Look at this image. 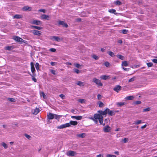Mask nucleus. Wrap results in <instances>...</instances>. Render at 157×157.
Returning a JSON list of instances; mask_svg holds the SVG:
<instances>
[{"mask_svg": "<svg viewBox=\"0 0 157 157\" xmlns=\"http://www.w3.org/2000/svg\"><path fill=\"white\" fill-rule=\"evenodd\" d=\"M47 117L50 120L53 119L54 118L56 119H59V118H60V117L59 115L51 113H49L48 114Z\"/></svg>", "mask_w": 157, "mask_h": 157, "instance_id": "nucleus-1", "label": "nucleus"}, {"mask_svg": "<svg viewBox=\"0 0 157 157\" xmlns=\"http://www.w3.org/2000/svg\"><path fill=\"white\" fill-rule=\"evenodd\" d=\"M92 81L98 85V86H103V84L101 82V81L97 78H93Z\"/></svg>", "mask_w": 157, "mask_h": 157, "instance_id": "nucleus-2", "label": "nucleus"}, {"mask_svg": "<svg viewBox=\"0 0 157 157\" xmlns=\"http://www.w3.org/2000/svg\"><path fill=\"white\" fill-rule=\"evenodd\" d=\"M50 39L52 40H55L57 42L61 41L62 40V39L60 38L58 36H51Z\"/></svg>", "mask_w": 157, "mask_h": 157, "instance_id": "nucleus-3", "label": "nucleus"}, {"mask_svg": "<svg viewBox=\"0 0 157 157\" xmlns=\"http://www.w3.org/2000/svg\"><path fill=\"white\" fill-rule=\"evenodd\" d=\"M70 126V124L69 123H66L65 124L61 125L58 126V129H63Z\"/></svg>", "mask_w": 157, "mask_h": 157, "instance_id": "nucleus-4", "label": "nucleus"}, {"mask_svg": "<svg viewBox=\"0 0 157 157\" xmlns=\"http://www.w3.org/2000/svg\"><path fill=\"white\" fill-rule=\"evenodd\" d=\"M77 154L74 151H69L67 153V155L69 156H74L75 155Z\"/></svg>", "mask_w": 157, "mask_h": 157, "instance_id": "nucleus-5", "label": "nucleus"}, {"mask_svg": "<svg viewBox=\"0 0 157 157\" xmlns=\"http://www.w3.org/2000/svg\"><path fill=\"white\" fill-rule=\"evenodd\" d=\"M111 128L108 125H107L105 126L103 128V130L104 132H111Z\"/></svg>", "mask_w": 157, "mask_h": 157, "instance_id": "nucleus-6", "label": "nucleus"}, {"mask_svg": "<svg viewBox=\"0 0 157 157\" xmlns=\"http://www.w3.org/2000/svg\"><path fill=\"white\" fill-rule=\"evenodd\" d=\"M106 111H107V113H108V114L111 116L114 115L115 114V111L113 110H110L108 108L106 109Z\"/></svg>", "mask_w": 157, "mask_h": 157, "instance_id": "nucleus-7", "label": "nucleus"}, {"mask_svg": "<svg viewBox=\"0 0 157 157\" xmlns=\"http://www.w3.org/2000/svg\"><path fill=\"white\" fill-rule=\"evenodd\" d=\"M110 77L109 75H102L99 77L101 79L106 80L110 79Z\"/></svg>", "mask_w": 157, "mask_h": 157, "instance_id": "nucleus-8", "label": "nucleus"}, {"mask_svg": "<svg viewBox=\"0 0 157 157\" xmlns=\"http://www.w3.org/2000/svg\"><path fill=\"white\" fill-rule=\"evenodd\" d=\"M59 25H62L63 26L66 28H67L68 26V25L63 21H59Z\"/></svg>", "mask_w": 157, "mask_h": 157, "instance_id": "nucleus-9", "label": "nucleus"}, {"mask_svg": "<svg viewBox=\"0 0 157 157\" xmlns=\"http://www.w3.org/2000/svg\"><path fill=\"white\" fill-rule=\"evenodd\" d=\"M13 39L18 42H22L23 39L18 36H14L13 37Z\"/></svg>", "mask_w": 157, "mask_h": 157, "instance_id": "nucleus-10", "label": "nucleus"}, {"mask_svg": "<svg viewBox=\"0 0 157 157\" xmlns=\"http://www.w3.org/2000/svg\"><path fill=\"white\" fill-rule=\"evenodd\" d=\"M121 86L119 85H117L114 87L113 90L114 91L117 92H118L119 91L121 90Z\"/></svg>", "mask_w": 157, "mask_h": 157, "instance_id": "nucleus-11", "label": "nucleus"}, {"mask_svg": "<svg viewBox=\"0 0 157 157\" xmlns=\"http://www.w3.org/2000/svg\"><path fill=\"white\" fill-rule=\"evenodd\" d=\"M32 9V8L31 7H29L28 6H25L23 7L22 10L24 11H26L27 10L31 11Z\"/></svg>", "mask_w": 157, "mask_h": 157, "instance_id": "nucleus-12", "label": "nucleus"}, {"mask_svg": "<svg viewBox=\"0 0 157 157\" xmlns=\"http://www.w3.org/2000/svg\"><path fill=\"white\" fill-rule=\"evenodd\" d=\"M32 23L37 25H40L41 24V22L39 21L34 20L32 21Z\"/></svg>", "mask_w": 157, "mask_h": 157, "instance_id": "nucleus-13", "label": "nucleus"}, {"mask_svg": "<svg viewBox=\"0 0 157 157\" xmlns=\"http://www.w3.org/2000/svg\"><path fill=\"white\" fill-rule=\"evenodd\" d=\"M30 65L31 72L33 73H34L35 71V69L34 67L33 63L31 62L30 63Z\"/></svg>", "mask_w": 157, "mask_h": 157, "instance_id": "nucleus-14", "label": "nucleus"}, {"mask_svg": "<svg viewBox=\"0 0 157 157\" xmlns=\"http://www.w3.org/2000/svg\"><path fill=\"white\" fill-rule=\"evenodd\" d=\"M23 17V15L21 14H16L13 17V19H20L21 18Z\"/></svg>", "mask_w": 157, "mask_h": 157, "instance_id": "nucleus-15", "label": "nucleus"}, {"mask_svg": "<svg viewBox=\"0 0 157 157\" xmlns=\"http://www.w3.org/2000/svg\"><path fill=\"white\" fill-rule=\"evenodd\" d=\"M71 118H74L76 119L77 120H81L82 119V117L80 116H71Z\"/></svg>", "mask_w": 157, "mask_h": 157, "instance_id": "nucleus-16", "label": "nucleus"}, {"mask_svg": "<svg viewBox=\"0 0 157 157\" xmlns=\"http://www.w3.org/2000/svg\"><path fill=\"white\" fill-rule=\"evenodd\" d=\"M33 33L34 35L37 36L40 35L41 33L40 31L37 30H34Z\"/></svg>", "mask_w": 157, "mask_h": 157, "instance_id": "nucleus-17", "label": "nucleus"}, {"mask_svg": "<svg viewBox=\"0 0 157 157\" xmlns=\"http://www.w3.org/2000/svg\"><path fill=\"white\" fill-rule=\"evenodd\" d=\"M100 115H104L107 114V111H106V109L104 111H102L101 110H99L98 111Z\"/></svg>", "mask_w": 157, "mask_h": 157, "instance_id": "nucleus-18", "label": "nucleus"}, {"mask_svg": "<svg viewBox=\"0 0 157 157\" xmlns=\"http://www.w3.org/2000/svg\"><path fill=\"white\" fill-rule=\"evenodd\" d=\"M49 16L47 15L44 14L41 16V18L43 19L48 20L49 19Z\"/></svg>", "mask_w": 157, "mask_h": 157, "instance_id": "nucleus-19", "label": "nucleus"}, {"mask_svg": "<svg viewBox=\"0 0 157 157\" xmlns=\"http://www.w3.org/2000/svg\"><path fill=\"white\" fill-rule=\"evenodd\" d=\"M101 116L99 114L96 113L94 115V118L95 119L97 120V119H98Z\"/></svg>", "mask_w": 157, "mask_h": 157, "instance_id": "nucleus-20", "label": "nucleus"}, {"mask_svg": "<svg viewBox=\"0 0 157 157\" xmlns=\"http://www.w3.org/2000/svg\"><path fill=\"white\" fill-rule=\"evenodd\" d=\"M70 124V126L71 125H76L78 124V122L76 121H71L69 123Z\"/></svg>", "mask_w": 157, "mask_h": 157, "instance_id": "nucleus-21", "label": "nucleus"}, {"mask_svg": "<svg viewBox=\"0 0 157 157\" xmlns=\"http://www.w3.org/2000/svg\"><path fill=\"white\" fill-rule=\"evenodd\" d=\"M134 97L133 96H127L125 98V99L126 100H132L133 99Z\"/></svg>", "mask_w": 157, "mask_h": 157, "instance_id": "nucleus-22", "label": "nucleus"}, {"mask_svg": "<svg viewBox=\"0 0 157 157\" xmlns=\"http://www.w3.org/2000/svg\"><path fill=\"white\" fill-rule=\"evenodd\" d=\"M13 48L12 46H7L5 47V49L9 51L12 50Z\"/></svg>", "mask_w": 157, "mask_h": 157, "instance_id": "nucleus-23", "label": "nucleus"}, {"mask_svg": "<svg viewBox=\"0 0 157 157\" xmlns=\"http://www.w3.org/2000/svg\"><path fill=\"white\" fill-rule=\"evenodd\" d=\"M77 85L79 86H84V83L80 81H78L77 82Z\"/></svg>", "mask_w": 157, "mask_h": 157, "instance_id": "nucleus-24", "label": "nucleus"}, {"mask_svg": "<svg viewBox=\"0 0 157 157\" xmlns=\"http://www.w3.org/2000/svg\"><path fill=\"white\" fill-rule=\"evenodd\" d=\"M108 54L112 57H113L115 56V54L111 51H109L108 52Z\"/></svg>", "mask_w": 157, "mask_h": 157, "instance_id": "nucleus-25", "label": "nucleus"}, {"mask_svg": "<svg viewBox=\"0 0 157 157\" xmlns=\"http://www.w3.org/2000/svg\"><path fill=\"white\" fill-rule=\"evenodd\" d=\"M39 112V108H36L34 110L33 114L35 115L37 114Z\"/></svg>", "mask_w": 157, "mask_h": 157, "instance_id": "nucleus-26", "label": "nucleus"}, {"mask_svg": "<svg viewBox=\"0 0 157 157\" xmlns=\"http://www.w3.org/2000/svg\"><path fill=\"white\" fill-rule=\"evenodd\" d=\"M121 65L122 66V67L123 66L127 67L128 65V63L127 61H124L122 62Z\"/></svg>", "mask_w": 157, "mask_h": 157, "instance_id": "nucleus-27", "label": "nucleus"}, {"mask_svg": "<svg viewBox=\"0 0 157 157\" xmlns=\"http://www.w3.org/2000/svg\"><path fill=\"white\" fill-rule=\"evenodd\" d=\"M99 122L100 124H102L103 121V118L102 116L98 119Z\"/></svg>", "mask_w": 157, "mask_h": 157, "instance_id": "nucleus-28", "label": "nucleus"}, {"mask_svg": "<svg viewBox=\"0 0 157 157\" xmlns=\"http://www.w3.org/2000/svg\"><path fill=\"white\" fill-rule=\"evenodd\" d=\"M32 27L33 28H35L39 30H41L42 28V27H39L36 26H32Z\"/></svg>", "mask_w": 157, "mask_h": 157, "instance_id": "nucleus-29", "label": "nucleus"}, {"mask_svg": "<svg viewBox=\"0 0 157 157\" xmlns=\"http://www.w3.org/2000/svg\"><path fill=\"white\" fill-rule=\"evenodd\" d=\"M117 57L121 60H124V57L123 56L121 55H118L117 56Z\"/></svg>", "mask_w": 157, "mask_h": 157, "instance_id": "nucleus-30", "label": "nucleus"}, {"mask_svg": "<svg viewBox=\"0 0 157 157\" xmlns=\"http://www.w3.org/2000/svg\"><path fill=\"white\" fill-rule=\"evenodd\" d=\"M115 4L116 5H121L122 4V2L119 0H117L115 1Z\"/></svg>", "mask_w": 157, "mask_h": 157, "instance_id": "nucleus-31", "label": "nucleus"}, {"mask_svg": "<svg viewBox=\"0 0 157 157\" xmlns=\"http://www.w3.org/2000/svg\"><path fill=\"white\" fill-rule=\"evenodd\" d=\"M142 120H138V121H136L134 122V124H135L136 125H138L142 123Z\"/></svg>", "mask_w": 157, "mask_h": 157, "instance_id": "nucleus-32", "label": "nucleus"}, {"mask_svg": "<svg viewBox=\"0 0 157 157\" xmlns=\"http://www.w3.org/2000/svg\"><path fill=\"white\" fill-rule=\"evenodd\" d=\"M39 63H36L35 64V67L37 71H38L39 70Z\"/></svg>", "mask_w": 157, "mask_h": 157, "instance_id": "nucleus-33", "label": "nucleus"}, {"mask_svg": "<svg viewBox=\"0 0 157 157\" xmlns=\"http://www.w3.org/2000/svg\"><path fill=\"white\" fill-rule=\"evenodd\" d=\"M125 104L124 102H117V105H118L120 106H121L124 105Z\"/></svg>", "mask_w": 157, "mask_h": 157, "instance_id": "nucleus-34", "label": "nucleus"}, {"mask_svg": "<svg viewBox=\"0 0 157 157\" xmlns=\"http://www.w3.org/2000/svg\"><path fill=\"white\" fill-rule=\"evenodd\" d=\"M98 103L99 107H102L103 106L104 104L102 102L99 101Z\"/></svg>", "mask_w": 157, "mask_h": 157, "instance_id": "nucleus-35", "label": "nucleus"}, {"mask_svg": "<svg viewBox=\"0 0 157 157\" xmlns=\"http://www.w3.org/2000/svg\"><path fill=\"white\" fill-rule=\"evenodd\" d=\"M116 10L115 9H110L109 10V11L111 13H114L116 12Z\"/></svg>", "mask_w": 157, "mask_h": 157, "instance_id": "nucleus-36", "label": "nucleus"}, {"mask_svg": "<svg viewBox=\"0 0 157 157\" xmlns=\"http://www.w3.org/2000/svg\"><path fill=\"white\" fill-rule=\"evenodd\" d=\"M2 145L5 149H6L8 147L7 144L4 142L2 143Z\"/></svg>", "mask_w": 157, "mask_h": 157, "instance_id": "nucleus-37", "label": "nucleus"}, {"mask_svg": "<svg viewBox=\"0 0 157 157\" xmlns=\"http://www.w3.org/2000/svg\"><path fill=\"white\" fill-rule=\"evenodd\" d=\"M78 101L81 103H83L85 102V100L83 99H80L78 100Z\"/></svg>", "mask_w": 157, "mask_h": 157, "instance_id": "nucleus-38", "label": "nucleus"}, {"mask_svg": "<svg viewBox=\"0 0 157 157\" xmlns=\"http://www.w3.org/2000/svg\"><path fill=\"white\" fill-rule=\"evenodd\" d=\"M106 156V157H117L115 155L111 154H107Z\"/></svg>", "mask_w": 157, "mask_h": 157, "instance_id": "nucleus-39", "label": "nucleus"}, {"mask_svg": "<svg viewBox=\"0 0 157 157\" xmlns=\"http://www.w3.org/2000/svg\"><path fill=\"white\" fill-rule=\"evenodd\" d=\"M92 57L95 60H98L99 59V57L95 55H93L92 56Z\"/></svg>", "mask_w": 157, "mask_h": 157, "instance_id": "nucleus-40", "label": "nucleus"}, {"mask_svg": "<svg viewBox=\"0 0 157 157\" xmlns=\"http://www.w3.org/2000/svg\"><path fill=\"white\" fill-rule=\"evenodd\" d=\"M150 108L149 107H148V108H146L143 109V112H146L147 111H150Z\"/></svg>", "mask_w": 157, "mask_h": 157, "instance_id": "nucleus-41", "label": "nucleus"}, {"mask_svg": "<svg viewBox=\"0 0 157 157\" xmlns=\"http://www.w3.org/2000/svg\"><path fill=\"white\" fill-rule=\"evenodd\" d=\"M147 64L148 67H151L153 66V63H147Z\"/></svg>", "mask_w": 157, "mask_h": 157, "instance_id": "nucleus-42", "label": "nucleus"}, {"mask_svg": "<svg viewBox=\"0 0 157 157\" xmlns=\"http://www.w3.org/2000/svg\"><path fill=\"white\" fill-rule=\"evenodd\" d=\"M135 80V78L134 77H133L130 79L128 80L129 82H133Z\"/></svg>", "mask_w": 157, "mask_h": 157, "instance_id": "nucleus-43", "label": "nucleus"}, {"mask_svg": "<svg viewBox=\"0 0 157 157\" xmlns=\"http://www.w3.org/2000/svg\"><path fill=\"white\" fill-rule=\"evenodd\" d=\"M128 30L126 29H123L122 30V33L124 34H126L128 33Z\"/></svg>", "mask_w": 157, "mask_h": 157, "instance_id": "nucleus-44", "label": "nucleus"}, {"mask_svg": "<svg viewBox=\"0 0 157 157\" xmlns=\"http://www.w3.org/2000/svg\"><path fill=\"white\" fill-rule=\"evenodd\" d=\"M8 99L9 101L11 102H14L15 101V99L14 98H9Z\"/></svg>", "mask_w": 157, "mask_h": 157, "instance_id": "nucleus-45", "label": "nucleus"}, {"mask_svg": "<svg viewBox=\"0 0 157 157\" xmlns=\"http://www.w3.org/2000/svg\"><path fill=\"white\" fill-rule=\"evenodd\" d=\"M49 51L52 52H55L56 51V49L54 48H51L49 49Z\"/></svg>", "mask_w": 157, "mask_h": 157, "instance_id": "nucleus-46", "label": "nucleus"}, {"mask_svg": "<svg viewBox=\"0 0 157 157\" xmlns=\"http://www.w3.org/2000/svg\"><path fill=\"white\" fill-rule=\"evenodd\" d=\"M78 136L79 137H82V138H83L85 137V134L84 133H82V134H79Z\"/></svg>", "mask_w": 157, "mask_h": 157, "instance_id": "nucleus-47", "label": "nucleus"}, {"mask_svg": "<svg viewBox=\"0 0 157 157\" xmlns=\"http://www.w3.org/2000/svg\"><path fill=\"white\" fill-rule=\"evenodd\" d=\"M51 72L54 75H56V71L53 70H50Z\"/></svg>", "mask_w": 157, "mask_h": 157, "instance_id": "nucleus-48", "label": "nucleus"}, {"mask_svg": "<svg viewBox=\"0 0 157 157\" xmlns=\"http://www.w3.org/2000/svg\"><path fill=\"white\" fill-rule=\"evenodd\" d=\"M128 138H124V139H123V142H124V143H127V141H128Z\"/></svg>", "mask_w": 157, "mask_h": 157, "instance_id": "nucleus-49", "label": "nucleus"}, {"mask_svg": "<svg viewBox=\"0 0 157 157\" xmlns=\"http://www.w3.org/2000/svg\"><path fill=\"white\" fill-rule=\"evenodd\" d=\"M74 71L77 74H78L79 73V71L77 69H75L74 70Z\"/></svg>", "mask_w": 157, "mask_h": 157, "instance_id": "nucleus-50", "label": "nucleus"}, {"mask_svg": "<svg viewBox=\"0 0 157 157\" xmlns=\"http://www.w3.org/2000/svg\"><path fill=\"white\" fill-rule=\"evenodd\" d=\"M141 101H136L135 102V104H139L141 103Z\"/></svg>", "mask_w": 157, "mask_h": 157, "instance_id": "nucleus-51", "label": "nucleus"}, {"mask_svg": "<svg viewBox=\"0 0 157 157\" xmlns=\"http://www.w3.org/2000/svg\"><path fill=\"white\" fill-rule=\"evenodd\" d=\"M39 12H43L44 13H45V10L44 9H40L39 10Z\"/></svg>", "mask_w": 157, "mask_h": 157, "instance_id": "nucleus-52", "label": "nucleus"}, {"mask_svg": "<svg viewBox=\"0 0 157 157\" xmlns=\"http://www.w3.org/2000/svg\"><path fill=\"white\" fill-rule=\"evenodd\" d=\"M101 97H102L101 96L100 94H98V95L97 97H98V100L101 99Z\"/></svg>", "mask_w": 157, "mask_h": 157, "instance_id": "nucleus-53", "label": "nucleus"}, {"mask_svg": "<svg viewBox=\"0 0 157 157\" xmlns=\"http://www.w3.org/2000/svg\"><path fill=\"white\" fill-rule=\"evenodd\" d=\"M25 136L27 138H28V139H30V138H31V136L29 135H28L27 134H25Z\"/></svg>", "mask_w": 157, "mask_h": 157, "instance_id": "nucleus-54", "label": "nucleus"}, {"mask_svg": "<svg viewBox=\"0 0 157 157\" xmlns=\"http://www.w3.org/2000/svg\"><path fill=\"white\" fill-rule=\"evenodd\" d=\"M152 61L154 63H157V59H153L152 60Z\"/></svg>", "mask_w": 157, "mask_h": 157, "instance_id": "nucleus-55", "label": "nucleus"}, {"mask_svg": "<svg viewBox=\"0 0 157 157\" xmlns=\"http://www.w3.org/2000/svg\"><path fill=\"white\" fill-rule=\"evenodd\" d=\"M32 79L35 82H36V79L34 77V76H32Z\"/></svg>", "mask_w": 157, "mask_h": 157, "instance_id": "nucleus-56", "label": "nucleus"}, {"mask_svg": "<svg viewBox=\"0 0 157 157\" xmlns=\"http://www.w3.org/2000/svg\"><path fill=\"white\" fill-rule=\"evenodd\" d=\"M56 63L52 62L51 63V65L52 66H54L55 65Z\"/></svg>", "mask_w": 157, "mask_h": 157, "instance_id": "nucleus-57", "label": "nucleus"}, {"mask_svg": "<svg viewBox=\"0 0 157 157\" xmlns=\"http://www.w3.org/2000/svg\"><path fill=\"white\" fill-rule=\"evenodd\" d=\"M105 65L107 67H108L109 65V63L108 62H106L105 63Z\"/></svg>", "mask_w": 157, "mask_h": 157, "instance_id": "nucleus-58", "label": "nucleus"}, {"mask_svg": "<svg viewBox=\"0 0 157 157\" xmlns=\"http://www.w3.org/2000/svg\"><path fill=\"white\" fill-rule=\"evenodd\" d=\"M122 68L124 70L126 71H129V68H126L123 67H122Z\"/></svg>", "mask_w": 157, "mask_h": 157, "instance_id": "nucleus-59", "label": "nucleus"}, {"mask_svg": "<svg viewBox=\"0 0 157 157\" xmlns=\"http://www.w3.org/2000/svg\"><path fill=\"white\" fill-rule=\"evenodd\" d=\"M75 67L78 68H79L80 67V65L79 64L77 63L75 65Z\"/></svg>", "mask_w": 157, "mask_h": 157, "instance_id": "nucleus-60", "label": "nucleus"}, {"mask_svg": "<svg viewBox=\"0 0 157 157\" xmlns=\"http://www.w3.org/2000/svg\"><path fill=\"white\" fill-rule=\"evenodd\" d=\"M90 119L92 120L93 121H96V122H98V120H96V119H95L94 118V117H91V118H90Z\"/></svg>", "mask_w": 157, "mask_h": 157, "instance_id": "nucleus-61", "label": "nucleus"}, {"mask_svg": "<svg viewBox=\"0 0 157 157\" xmlns=\"http://www.w3.org/2000/svg\"><path fill=\"white\" fill-rule=\"evenodd\" d=\"M146 126H147V125L145 124L144 125L142 126L141 127V129H142L146 127Z\"/></svg>", "mask_w": 157, "mask_h": 157, "instance_id": "nucleus-62", "label": "nucleus"}, {"mask_svg": "<svg viewBox=\"0 0 157 157\" xmlns=\"http://www.w3.org/2000/svg\"><path fill=\"white\" fill-rule=\"evenodd\" d=\"M59 96L60 97L62 98V99L64 98V95L63 94H61L59 95Z\"/></svg>", "mask_w": 157, "mask_h": 157, "instance_id": "nucleus-63", "label": "nucleus"}, {"mask_svg": "<svg viewBox=\"0 0 157 157\" xmlns=\"http://www.w3.org/2000/svg\"><path fill=\"white\" fill-rule=\"evenodd\" d=\"M97 157H102V155L101 154H100L98 155H97Z\"/></svg>", "mask_w": 157, "mask_h": 157, "instance_id": "nucleus-64", "label": "nucleus"}]
</instances>
